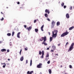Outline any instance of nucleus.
Returning a JSON list of instances; mask_svg holds the SVG:
<instances>
[{"mask_svg":"<svg viewBox=\"0 0 74 74\" xmlns=\"http://www.w3.org/2000/svg\"><path fill=\"white\" fill-rule=\"evenodd\" d=\"M58 31L57 30H54V31L52 32V37H50V42L52 41V38H53L55 39L56 38V37H57V33H58Z\"/></svg>","mask_w":74,"mask_h":74,"instance_id":"nucleus-1","label":"nucleus"},{"mask_svg":"<svg viewBox=\"0 0 74 74\" xmlns=\"http://www.w3.org/2000/svg\"><path fill=\"white\" fill-rule=\"evenodd\" d=\"M74 43H73L71 45L69 49L68 50V51H71L72 50H73V48H74V47H73V46H74Z\"/></svg>","mask_w":74,"mask_h":74,"instance_id":"nucleus-2","label":"nucleus"},{"mask_svg":"<svg viewBox=\"0 0 74 74\" xmlns=\"http://www.w3.org/2000/svg\"><path fill=\"white\" fill-rule=\"evenodd\" d=\"M69 33V32H67V31H66V32L63 33L61 35V37H64V36H67V35Z\"/></svg>","mask_w":74,"mask_h":74,"instance_id":"nucleus-3","label":"nucleus"},{"mask_svg":"<svg viewBox=\"0 0 74 74\" xmlns=\"http://www.w3.org/2000/svg\"><path fill=\"white\" fill-rule=\"evenodd\" d=\"M42 56L40 57V58L43 59V58H44V51H42Z\"/></svg>","mask_w":74,"mask_h":74,"instance_id":"nucleus-4","label":"nucleus"},{"mask_svg":"<svg viewBox=\"0 0 74 74\" xmlns=\"http://www.w3.org/2000/svg\"><path fill=\"white\" fill-rule=\"evenodd\" d=\"M42 66V64L40 63L39 64L37 65V67L38 68H41V67H42V66Z\"/></svg>","mask_w":74,"mask_h":74,"instance_id":"nucleus-5","label":"nucleus"},{"mask_svg":"<svg viewBox=\"0 0 74 74\" xmlns=\"http://www.w3.org/2000/svg\"><path fill=\"white\" fill-rule=\"evenodd\" d=\"M32 26H30L28 28H27V29L28 31H30V30L31 29H32Z\"/></svg>","mask_w":74,"mask_h":74,"instance_id":"nucleus-6","label":"nucleus"},{"mask_svg":"<svg viewBox=\"0 0 74 74\" xmlns=\"http://www.w3.org/2000/svg\"><path fill=\"white\" fill-rule=\"evenodd\" d=\"M52 47L53 50H55V49H56V46L54 45H53V46H52Z\"/></svg>","mask_w":74,"mask_h":74,"instance_id":"nucleus-7","label":"nucleus"},{"mask_svg":"<svg viewBox=\"0 0 74 74\" xmlns=\"http://www.w3.org/2000/svg\"><path fill=\"white\" fill-rule=\"evenodd\" d=\"M44 25H43L41 27V31H42V32L44 31V30L43 29V28H44Z\"/></svg>","mask_w":74,"mask_h":74,"instance_id":"nucleus-8","label":"nucleus"},{"mask_svg":"<svg viewBox=\"0 0 74 74\" xmlns=\"http://www.w3.org/2000/svg\"><path fill=\"white\" fill-rule=\"evenodd\" d=\"M32 73H33V71H32L30 72V71H28L27 72V74H32Z\"/></svg>","mask_w":74,"mask_h":74,"instance_id":"nucleus-9","label":"nucleus"},{"mask_svg":"<svg viewBox=\"0 0 74 74\" xmlns=\"http://www.w3.org/2000/svg\"><path fill=\"white\" fill-rule=\"evenodd\" d=\"M45 12L46 13H47V12L48 14H49L50 12L49 10H48V9H46L45 10Z\"/></svg>","mask_w":74,"mask_h":74,"instance_id":"nucleus-10","label":"nucleus"},{"mask_svg":"<svg viewBox=\"0 0 74 74\" xmlns=\"http://www.w3.org/2000/svg\"><path fill=\"white\" fill-rule=\"evenodd\" d=\"M20 34H21V32H20L18 33L17 34V37H18V38H20V36H19Z\"/></svg>","mask_w":74,"mask_h":74,"instance_id":"nucleus-11","label":"nucleus"},{"mask_svg":"<svg viewBox=\"0 0 74 74\" xmlns=\"http://www.w3.org/2000/svg\"><path fill=\"white\" fill-rule=\"evenodd\" d=\"M66 18H70V16H69V14L68 13H67L66 14Z\"/></svg>","mask_w":74,"mask_h":74,"instance_id":"nucleus-12","label":"nucleus"},{"mask_svg":"<svg viewBox=\"0 0 74 74\" xmlns=\"http://www.w3.org/2000/svg\"><path fill=\"white\" fill-rule=\"evenodd\" d=\"M74 27L73 26L72 27H70L69 28V30H71L72 29H73V28H74Z\"/></svg>","mask_w":74,"mask_h":74,"instance_id":"nucleus-13","label":"nucleus"},{"mask_svg":"<svg viewBox=\"0 0 74 74\" xmlns=\"http://www.w3.org/2000/svg\"><path fill=\"white\" fill-rule=\"evenodd\" d=\"M1 52H4L6 51V49H3L1 50Z\"/></svg>","mask_w":74,"mask_h":74,"instance_id":"nucleus-14","label":"nucleus"},{"mask_svg":"<svg viewBox=\"0 0 74 74\" xmlns=\"http://www.w3.org/2000/svg\"><path fill=\"white\" fill-rule=\"evenodd\" d=\"M42 44H44L45 45H47V43L45 42H43L42 43Z\"/></svg>","mask_w":74,"mask_h":74,"instance_id":"nucleus-15","label":"nucleus"},{"mask_svg":"<svg viewBox=\"0 0 74 74\" xmlns=\"http://www.w3.org/2000/svg\"><path fill=\"white\" fill-rule=\"evenodd\" d=\"M46 40H47V38H46V36H45V37L44 38V40L43 42H45L46 41Z\"/></svg>","mask_w":74,"mask_h":74,"instance_id":"nucleus-16","label":"nucleus"},{"mask_svg":"<svg viewBox=\"0 0 74 74\" xmlns=\"http://www.w3.org/2000/svg\"><path fill=\"white\" fill-rule=\"evenodd\" d=\"M20 60L21 61H23V57H21L20 58Z\"/></svg>","mask_w":74,"mask_h":74,"instance_id":"nucleus-17","label":"nucleus"},{"mask_svg":"<svg viewBox=\"0 0 74 74\" xmlns=\"http://www.w3.org/2000/svg\"><path fill=\"white\" fill-rule=\"evenodd\" d=\"M44 38L42 37L41 39H40V40L41 41H42L43 40H44Z\"/></svg>","mask_w":74,"mask_h":74,"instance_id":"nucleus-18","label":"nucleus"},{"mask_svg":"<svg viewBox=\"0 0 74 74\" xmlns=\"http://www.w3.org/2000/svg\"><path fill=\"white\" fill-rule=\"evenodd\" d=\"M49 73L51 74V73H52V71H51V69H49Z\"/></svg>","mask_w":74,"mask_h":74,"instance_id":"nucleus-19","label":"nucleus"},{"mask_svg":"<svg viewBox=\"0 0 74 74\" xmlns=\"http://www.w3.org/2000/svg\"><path fill=\"white\" fill-rule=\"evenodd\" d=\"M32 65V60H31L30 62V66H31Z\"/></svg>","mask_w":74,"mask_h":74,"instance_id":"nucleus-20","label":"nucleus"},{"mask_svg":"<svg viewBox=\"0 0 74 74\" xmlns=\"http://www.w3.org/2000/svg\"><path fill=\"white\" fill-rule=\"evenodd\" d=\"M11 35V34L10 33H8L7 34V35L8 36H10Z\"/></svg>","mask_w":74,"mask_h":74,"instance_id":"nucleus-21","label":"nucleus"},{"mask_svg":"<svg viewBox=\"0 0 74 74\" xmlns=\"http://www.w3.org/2000/svg\"><path fill=\"white\" fill-rule=\"evenodd\" d=\"M57 25L58 26H59L60 25V22H58L57 23Z\"/></svg>","mask_w":74,"mask_h":74,"instance_id":"nucleus-22","label":"nucleus"},{"mask_svg":"<svg viewBox=\"0 0 74 74\" xmlns=\"http://www.w3.org/2000/svg\"><path fill=\"white\" fill-rule=\"evenodd\" d=\"M45 16L47 18L48 17V14L47 13H45Z\"/></svg>","mask_w":74,"mask_h":74,"instance_id":"nucleus-23","label":"nucleus"},{"mask_svg":"<svg viewBox=\"0 0 74 74\" xmlns=\"http://www.w3.org/2000/svg\"><path fill=\"white\" fill-rule=\"evenodd\" d=\"M52 25H55V22H54V21H52Z\"/></svg>","mask_w":74,"mask_h":74,"instance_id":"nucleus-24","label":"nucleus"},{"mask_svg":"<svg viewBox=\"0 0 74 74\" xmlns=\"http://www.w3.org/2000/svg\"><path fill=\"white\" fill-rule=\"evenodd\" d=\"M35 30L36 32H37L38 31V30L37 29H35Z\"/></svg>","mask_w":74,"mask_h":74,"instance_id":"nucleus-25","label":"nucleus"},{"mask_svg":"<svg viewBox=\"0 0 74 74\" xmlns=\"http://www.w3.org/2000/svg\"><path fill=\"white\" fill-rule=\"evenodd\" d=\"M14 33H15V32H14V31H13L12 35V36H14Z\"/></svg>","mask_w":74,"mask_h":74,"instance_id":"nucleus-26","label":"nucleus"},{"mask_svg":"<svg viewBox=\"0 0 74 74\" xmlns=\"http://www.w3.org/2000/svg\"><path fill=\"white\" fill-rule=\"evenodd\" d=\"M48 57H49V54H48V53L46 55V58H48Z\"/></svg>","mask_w":74,"mask_h":74,"instance_id":"nucleus-27","label":"nucleus"},{"mask_svg":"<svg viewBox=\"0 0 74 74\" xmlns=\"http://www.w3.org/2000/svg\"><path fill=\"white\" fill-rule=\"evenodd\" d=\"M69 68L72 69V66L71 65H69Z\"/></svg>","mask_w":74,"mask_h":74,"instance_id":"nucleus-28","label":"nucleus"},{"mask_svg":"<svg viewBox=\"0 0 74 74\" xmlns=\"http://www.w3.org/2000/svg\"><path fill=\"white\" fill-rule=\"evenodd\" d=\"M64 3H62L61 4V5L62 6V7H63V5H64Z\"/></svg>","mask_w":74,"mask_h":74,"instance_id":"nucleus-29","label":"nucleus"},{"mask_svg":"<svg viewBox=\"0 0 74 74\" xmlns=\"http://www.w3.org/2000/svg\"><path fill=\"white\" fill-rule=\"evenodd\" d=\"M54 26H55V25H52L51 27V28H53Z\"/></svg>","mask_w":74,"mask_h":74,"instance_id":"nucleus-30","label":"nucleus"},{"mask_svg":"<svg viewBox=\"0 0 74 74\" xmlns=\"http://www.w3.org/2000/svg\"><path fill=\"white\" fill-rule=\"evenodd\" d=\"M39 54L40 55H41V51H39Z\"/></svg>","mask_w":74,"mask_h":74,"instance_id":"nucleus-31","label":"nucleus"},{"mask_svg":"<svg viewBox=\"0 0 74 74\" xmlns=\"http://www.w3.org/2000/svg\"><path fill=\"white\" fill-rule=\"evenodd\" d=\"M47 64H49L50 63V61H48L47 62Z\"/></svg>","mask_w":74,"mask_h":74,"instance_id":"nucleus-32","label":"nucleus"},{"mask_svg":"<svg viewBox=\"0 0 74 74\" xmlns=\"http://www.w3.org/2000/svg\"><path fill=\"white\" fill-rule=\"evenodd\" d=\"M22 52V50H21L20 52H19V53L20 54V55H21V52Z\"/></svg>","mask_w":74,"mask_h":74,"instance_id":"nucleus-33","label":"nucleus"},{"mask_svg":"<svg viewBox=\"0 0 74 74\" xmlns=\"http://www.w3.org/2000/svg\"><path fill=\"white\" fill-rule=\"evenodd\" d=\"M28 63V60H26V64H27Z\"/></svg>","mask_w":74,"mask_h":74,"instance_id":"nucleus-34","label":"nucleus"},{"mask_svg":"<svg viewBox=\"0 0 74 74\" xmlns=\"http://www.w3.org/2000/svg\"><path fill=\"white\" fill-rule=\"evenodd\" d=\"M1 21H3L4 20V18L2 17L1 19Z\"/></svg>","mask_w":74,"mask_h":74,"instance_id":"nucleus-35","label":"nucleus"},{"mask_svg":"<svg viewBox=\"0 0 74 74\" xmlns=\"http://www.w3.org/2000/svg\"><path fill=\"white\" fill-rule=\"evenodd\" d=\"M64 9H65V8H66V6L64 5Z\"/></svg>","mask_w":74,"mask_h":74,"instance_id":"nucleus-36","label":"nucleus"},{"mask_svg":"<svg viewBox=\"0 0 74 74\" xmlns=\"http://www.w3.org/2000/svg\"><path fill=\"white\" fill-rule=\"evenodd\" d=\"M69 9H70V10H72V6H71L69 8Z\"/></svg>","mask_w":74,"mask_h":74,"instance_id":"nucleus-37","label":"nucleus"},{"mask_svg":"<svg viewBox=\"0 0 74 74\" xmlns=\"http://www.w3.org/2000/svg\"><path fill=\"white\" fill-rule=\"evenodd\" d=\"M5 66H6V65H3V68H5Z\"/></svg>","mask_w":74,"mask_h":74,"instance_id":"nucleus-38","label":"nucleus"},{"mask_svg":"<svg viewBox=\"0 0 74 74\" xmlns=\"http://www.w3.org/2000/svg\"><path fill=\"white\" fill-rule=\"evenodd\" d=\"M1 64H4L5 66H6V64H5V63H1Z\"/></svg>","mask_w":74,"mask_h":74,"instance_id":"nucleus-39","label":"nucleus"},{"mask_svg":"<svg viewBox=\"0 0 74 74\" xmlns=\"http://www.w3.org/2000/svg\"><path fill=\"white\" fill-rule=\"evenodd\" d=\"M45 60H46V61H48V58H46V59H45Z\"/></svg>","mask_w":74,"mask_h":74,"instance_id":"nucleus-40","label":"nucleus"},{"mask_svg":"<svg viewBox=\"0 0 74 74\" xmlns=\"http://www.w3.org/2000/svg\"><path fill=\"white\" fill-rule=\"evenodd\" d=\"M25 51H27V48H25Z\"/></svg>","mask_w":74,"mask_h":74,"instance_id":"nucleus-41","label":"nucleus"},{"mask_svg":"<svg viewBox=\"0 0 74 74\" xmlns=\"http://www.w3.org/2000/svg\"><path fill=\"white\" fill-rule=\"evenodd\" d=\"M7 52H10V50L8 49L7 50Z\"/></svg>","mask_w":74,"mask_h":74,"instance_id":"nucleus-42","label":"nucleus"},{"mask_svg":"<svg viewBox=\"0 0 74 74\" xmlns=\"http://www.w3.org/2000/svg\"><path fill=\"white\" fill-rule=\"evenodd\" d=\"M47 20L48 21H50V19H49V18H47Z\"/></svg>","mask_w":74,"mask_h":74,"instance_id":"nucleus-43","label":"nucleus"},{"mask_svg":"<svg viewBox=\"0 0 74 74\" xmlns=\"http://www.w3.org/2000/svg\"><path fill=\"white\" fill-rule=\"evenodd\" d=\"M34 23H36V20H35L34 21Z\"/></svg>","mask_w":74,"mask_h":74,"instance_id":"nucleus-44","label":"nucleus"},{"mask_svg":"<svg viewBox=\"0 0 74 74\" xmlns=\"http://www.w3.org/2000/svg\"><path fill=\"white\" fill-rule=\"evenodd\" d=\"M47 50H49V47L47 48Z\"/></svg>","mask_w":74,"mask_h":74,"instance_id":"nucleus-45","label":"nucleus"},{"mask_svg":"<svg viewBox=\"0 0 74 74\" xmlns=\"http://www.w3.org/2000/svg\"><path fill=\"white\" fill-rule=\"evenodd\" d=\"M20 3L19 2H17V4H19Z\"/></svg>","mask_w":74,"mask_h":74,"instance_id":"nucleus-46","label":"nucleus"},{"mask_svg":"<svg viewBox=\"0 0 74 74\" xmlns=\"http://www.w3.org/2000/svg\"><path fill=\"white\" fill-rule=\"evenodd\" d=\"M48 33H49V35H51V33H50V32H48Z\"/></svg>","mask_w":74,"mask_h":74,"instance_id":"nucleus-47","label":"nucleus"},{"mask_svg":"<svg viewBox=\"0 0 74 74\" xmlns=\"http://www.w3.org/2000/svg\"><path fill=\"white\" fill-rule=\"evenodd\" d=\"M53 50H51V52H53Z\"/></svg>","mask_w":74,"mask_h":74,"instance_id":"nucleus-48","label":"nucleus"},{"mask_svg":"<svg viewBox=\"0 0 74 74\" xmlns=\"http://www.w3.org/2000/svg\"><path fill=\"white\" fill-rule=\"evenodd\" d=\"M68 44V42H67V43L66 44V45H67V44Z\"/></svg>","mask_w":74,"mask_h":74,"instance_id":"nucleus-49","label":"nucleus"},{"mask_svg":"<svg viewBox=\"0 0 74 74\" xmlns=\"http://www.w3.org/2000/svg\"><path fill=\"white\" fill-rule=\"evenodd\" d=\"M2 41H0V44L2 43Z\"/></svg>","mask_w":74,"mask_h":74,"instance_id":"nucleus-50","label":"nucleus"},{"mask_svg":"<svg viewBox=\"0 0 74 74\" xmlns=\"http://www.w3.org/2000/svg\"><path fill=\"white\" fill-rule=\"evenodd\" d=\"M24 26L25 28H26V25H24Z\"/></svg>","mask_w":74,"mask_h":74,"instance_id":"nucleus-51","label":"nucleus"},{"mask_svg":"<svg viewBox=\"0 0 74 74\" xmlns=\"http://www.w3.org/2000/svg\"><path fill=\"white\" fill-rule=\"evenodd\" d=\"M60 44H58V46H60Z\"/></svg>","mask_w":74,"mask_h":74,"instance_id":"nucleus-52","label":"nucleus"},{"mask_svg":"<svg viewBox=\"0 0 74 74\" xmlns=\"http://www.w3.org/2000/svg\"><path fill=\"white\" fill-rule=\"evenodd\" d=\"M1 14H3V12H1Z\"/></svg>","mask_w":74,"mask_h":74,"instance_id":"nucleus-53","label":"nucleus"},{"mask_svg":"<svg viewBox=\"0 0 74 74\" xmlns=\"http://www.w3.org/2000/svg\"><path fill=\"white\" fill-rule=\"evenodd\" d=\"M56 55H57V56H58V54H56Z\"/></svg>","mask_w":74,"mask_h":74,"instance_id":"nucleus-54","label":"nucleus"},{"mask_svg":"<svg viewBox=\"0 0 74 74\" xmlns=\"http://www.w3.org/2000/svg\"><path fill=\"white\" fill-rule=\"evenodd\" d=\"M40 74H42V73L41 72H40Z\"/></svg>","mask_w":74,"mask_h":74,"instance_id":"nucleus-55","label":"nucleus"},{"mask_svg":"<svg viewBox=\"0 0 74 74\" xmlns=\"http://www.w3.org/2000/svg\"><path fill=\"white\" fill-rule=\"evenodd\" d=\"M8 60H10V59H8Z\"/></svg>","mask_w":74,"mask_h":74,"instance_id":"nucleus-56","label":"nucleus"},{"mask_svg":"<svg viewBox=\"0 0 74 74\" xmlns=\"http://www.w3.org/2000/svg\"><path fill=\"white\" fill-rule=\"evenodd\" d=\"M65 74H67V73H65Z\"/></svg>","mask_w":74,"mask_h":74,"instance_id":"nucleus-57","label":"nucleus"},{"mask_svg":"<svg viewBox=\"0 0 74 74\" xmlns=\"http://www.w3.org/2000/svg\"><path fill=\"white\" fill-rule=\"evenodd\" d=\"M11 44H10V46H11Z\"/></svg>","mask_w":74,"mask_h":74,"instance_id":"nucleus-58","label":"nucleus"},{"mask_svg":"<svg viewBox=\"0 0 74 74\" xmlns=\"http://www.w3.org/2000/svg\"><path fill=\"white\" fill-rule=\"evenodd\" d=\"M61 67H62V65H61Z\"/></svg>","mask_w":74,"mask_h":74,"instance_id":"nucleus-59","label":"nucleus"},{"mask_svg":"<svg viewBox=\"0 0 74 74\" xmlns=\"http://www.w3.org/2000/svg\"><path fill=\"white\" fill-rule=\"evenodd\" d=\"M7 8H8V7H7Z\"/></svg>","mask_w":74,"mask_h":74,"instance_id":"nucleus-60","label":"nucleus"},{"mask_svg":"<svg viewBox=\"0 0 74 74\" xmlns=\"http://www.w3.org/2000/svg\"><path fill=\"white\" fill-rule=\"evenodd\" d=\"M65 68H66V67H65Z\"/></svg>","mask_w":74,"mask_h":74,"instance_id":"nucleus-61","label":"nucleus"},{"mask_svg":"<svg viewBox=\"0 0 74 74\" xmlns=\"http://www.w3.org/2000/svg\"><path fill=\"white\" fill-rule=\"evenodd\" d=\"M10 43H11V42H10Z\"/></svg>","mask_w":74,"mask_h":74,"instance_id":"nucleus-62","label":"nucleus"}]
</instances>
